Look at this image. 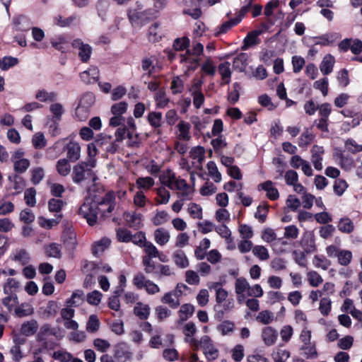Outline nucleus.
Here are the masks:
<instances>
[{"label": "nucleus", "instance_id": "obj_1", "mask_svg": "<svg viewBox=\"0 0 362 362\" xmlns=\"http://www.w3.org/2000/svg\"><path fill=\"white\" fill-rule=\"evenodd\" d=\"M160 181L171 190L177 191V195L179 199L173 204L172 210L175 213L180 212L185 201L192 199V189L184 179L177 177L175 173L169 169L162 173Z\"/></svg>", "mask_w": 362, "mask_h": 362}, {"label": "nucleus", "instance_id": "obj_2", "mask_svg": "<svg viewBox=\"0 0 362 362\" xmlns=\"http://www.w3.org/2000/svg\"><path fill=\"white\" fill-rule=\"evenodd\" d=\"M190 346L192 350L202 349L203 353L208 361H214L218 357V350L214 345L212 339L208 335L202 336L199 339L192 341Z\"/></svg>", "mask_w": 362, "mask_h": 362}, {"label": "nucleus", "instance_id": "obj_3", "mask_svg": "<svg viewBox=\"0 0 362 362\" xmlns=\"http://www.w3.org/2000/svg\"><path fill=\"white\" fill-rule=\"evenodd\" d=\"M95 165V159H89L87 161H83L73 168L72 180L78 184L85 180L87 176L91 174V170Z\"/></svg>", "mask_w": 362, "mask_h": 362}, {"label": "nucleus", "instance_id": "obj_4", "mask_svg": "<svg viewBox=\"0 0 362 362\" xmlns=\"http://www.w3.org/2000/svg\"><path fill=\"white\" fill-rule=\"evenodd\" d=\"M98 204L91 201L86 200L78 209V214L86 219L90 226H93L98 220Z\"/></svg>", "mask_w": 362, "mask_h": 362}, {"label": "nucleus", "instance_id": "obj_5", "mask_svg": "<svg viewBox=\"0 0 362 362\" xmlns=\"http://www.w3.org/2000/svg\"><path fill=\"white\" fill-rule=\"evenodd\" d=\"M25 151L21 148L14 151L11 157L13 165V170L18 174H23L27 171L30 165L28 159L24 158Z\"/></svg>", "mask_w": 362, "mask_h": 362}, {"label": "nucleus", "instance_id": "obj_6", "mask_svg": "<svg viewBox=\"0 0 362 362\" xmlns=\"http://www.w3.org/2000/svg\"><path fill=\"white\" fill-rule=\"evenodd\" d=\"M94 97L88 93L81 98L78 106L76 109V115L80 120H85L88 116V109L94 103Z\"/></svg>", "mask_w": 362, "mask_h": 362}, {"label": "nucleus", "instance_id": "obj_7", "mask_svg": "<svg viewBox=\"0 0 362 362\" xmlns=\"http://www.w3.org/2000/svg\"><path fill=\"white\" fill-rule=\"evenodd\" d=\"M133 353L125 342L117 343L114 347V358L118 362H127L132 359Z\"/></svg>", "mask_w": 362, "mask_h": 362}, {"label": "nucleus", "instance_id": "obj_8", "mask_svg": "<svg viewBox=\"0 0 362 362\" xmlns=\"http://www.w3.org/2000/svg\"><path fill=\"white\" fill-rule=\"evenodd\" d=\"M235 292L237 295V300L241 303L248 295L250 285L244 277H239L235 281Z\"/></svg>", "mask_w": 362, "mask_h": 362}, {"label": "nucleus", "instance_id": "obj_9", "mask_svg": "<svg viewBox=\"0 0 362 362\" xmlns=\"http://www.w3.org/2000/svg\"><path fill=\"white\" fill-rule=\"evenodd\" d=\"M261 339L267 346H272L276 342L278 332L272 327H264L261 331Z\"/></svg>", "mask_w": 362, "mask_h": 362}, {"label": "nucleus", "instance_id": "obj_10", "mask_svg": "<svg viewBox=\"0 0 362 362\" xmlns=\"http://www.w3.org/2000/svg\"><path fill=\"white\" fill-rule=\"evenodd\" d=\"M74 48L78 50V57L83 62H87L92 53V47L88 45L84 44L81 40L76 39L72 42Z\"/></svg>", "mask_w": 362, "mask_h": 362}, {"label": "nucleus", "instance_id": "obj_11", "mask_svg": "<svg viewBox=\"0 0 362 362\" xmlns=\"http://www.w3.org/2000/svg\"><path fill=\"white\" fill-rule=\"evenodd\" d=\"M181 295L182 291L180 290L175 289L165 293L161 298V302L168 305L171 308H177L180 304V298Z\"/></svg>", "mask_w": 362, "mask_h": 362}, {"label": "nucleus", "instance_id": "obj_12", "mask_svg": "<svg viewBox=\"0 0 362 362\" xmlns=\"http://www.w3.org/2000/svg\"><path fill=\"white\" fill-rule=\"evenodd\" d=\"M311 162L317 170L322 169V156L325 153L324 148L317 145H314L311 150Z\"/></svg>", "mask_w": 362, "mask_h": 362}, {"label": "nucleus", "instance_id": "obj_13", "mask_svg": "<svg viewBox=\"0 0 362 362\" xmlns=\"http://www.w3.org/2000/svg\"><path fill=\"white\" fill-rule=\"evenodd\" d=\"M176 127L177 129L176 132V138L177 140L188 141L191 139V124L189 123L181 121L177 124Z\"/></svg>", "mask_w": 362, "mask_h": 362}, {"label": "nucleus", "instance_id": "obj_14", "mask_svg": "<svg viewBox=\"0 0 362 362\" xmlns=\"http://www.w3.org/2000/svg\"><path fill=\"white\" fill-rule=\"evenodd\" d=\"M113 199L114 196L112 193L109 192L106 194L103 200L98 204V213L100 211L103 216H105L106 212L111 213L115 207Z\"/></svg>", "mask_w": 362, "mask_h": 362}, {"label": "nucleus", "instance_id": "obj_15", "mask_svg": "<svg viewBox=\"0 0 362 362\" xmlns=\"http://www.w3.org/2000/svg\"><path fill=\"white\" fill-rule=\"evenodd\" d=\"M66 156L69 160L76 162L81 157V146L75 141H70L65 146Z\"/></svg>", "mask_w": 362, "mask_h": 362}, {"label": "nucleus", "instance_id": "obj_16", "mask_svg": "<svg viewBox=\"0 0 362 362\" xmlns=\"http://www.w3.org/2000/svg\"><path fill=\"white\" fill-rule=\"evenodd\" d=\"M153 238L155 242L158 245L164 246L168 243L170 240V233L165 228H158L153 232Z\"/></svg>", "mask_w": 362, "mask_h": 362}, {"label": "nucleus", "instance_id": "obj_17", "mask_svg": "<svg viewBox=\"0 0 362 362\" xmlns=\"http://www.w3.org/2000/svg\"><path fill=\"white\" fill-rule=\"evenodd\" d=\"M197 329L195 324L193 322H188L185 323L182 327V333L185 335V342L189 344L191 346L194 342L192 341L197 340L194 337V335L197 333Z\"/></svg>", "mask_w": 362, "mask_h": 362}, {"label": "nucleus", "instance_id": "obj_18", "mask_svg": "<svg viewBox=\"0 0 362 362\" xmlns=\"http://www.w3.org/2000/svg\"><path fill=\"white\" fill-rule=\"evenodd\" d=\"M62 239L69 250L74 249L77 245L76 233L71 228H67L63 232Z\"/></svg>", "mask_w": 362, "mask_h": 362}, {"label": "nucleus", "instance_id": "obj_19", "mask_svg": "<svg viewBox=\"0 0 362 362\" xmlns=\"http://www.w3.org/2000/svg\"><path fill=\"white\" fill-rule=\"evenodd\" d=\"M334 157L337 160L341 168L346 170H349L353 168V158L348 156H345L340 150H337L334 152Z\"/></svg>", "mask_w": 362, "mask_h": 362}, {"label": "nucleus", "instance_id": "obj_20", "mask_svg": "<svg viewBox=\"0 0 362 362\" xmlns=\"http://www.w3.org/2000/svg\"><path fill=\"white\" fill-rule=\"evenodd\" d=\"M180 62L184 64L188 70H195L199 64V58L197 55L188 54L186 52L185 54L180 55Z\"/></svg>", "mask_w": 362, "mask_h": 362}, {"label": "nucleus", "instance_id": "obj_21", "mask_svg": "<svg viewBox=\"0 0 362 362\" xmlns=\"http://www.w3.org/2000/svg\"><path fill=\"white\" fill-rule=\"evenodd\" d=\"M334 64V57L330 54H327L320 64V70L322 74L328 75L332 72Z\"/></svg>", "mask_w": 362, "mask_h": 362}, {"label": "nucleus", "instance_id": "obj_22", "mask_svg": "<svg viewBox=\"0 0 362 362\" xmlns=\"http://www.w3.org/2000/svg\"><path fill=\"white\" fill-rule=\"evenodd\" d=\"M172 257L175 264L181 269L187 268L189 265V259L185 252L182 250H175Z\"/></svg>", "mask_w": 362, "mask_h": 362}, {"label": "nucleus", "instance_id": "obj_23", "mask_svg": "<svg viewBox=\"0 0 362 362\" xmlns=\"http://www.w3.org/2000/svg\"><path fill=\"white\" fill-rule=\"evenodd\" d=\"M80 77L86 83H94L99 78V70L96 66H90L88 70L81 73Z\"/></svg>", "mask_w": 362, "mask_h": 362}, {"label": "nucleus", "instance_id": "obj_24", "mask_svg": "<svg viewBox=\"0 0 362 362\" xmlns=\"http://www.w3.org/2000/svg\"><path fill=\"white\" fill-rule=\"evenodd\" d=\"M259 189H262L267 192V197L270 200H276L279 197V193L278 189L274 187V184L272 181H266L261 183L258 186Z\"/></svg>", "mask_w": 362, "mask_h": 362}, {"label": "nucleus", "instance_id": "obj_25", "mask_svg": "<svg viewBox=\"0 0 362 362\" xmlns=\"http://www.w3.org/2000/svg\"><path fill=\"white\" fill-rule=\"evenodd\" d=\"M39 325L37 320H30L25 322L21 327V333L26 337L35 334L38 329Z\"/></svg>", "mask_w": 362, "mask_h": 362}, {"label": "nucleus", "instance_id": "obj_26", "mask_svg": "<svg viewBox=\"0 0 362 362\" xmlns=\"http://www.w3.org/2000/svg\"><path fill=\"white\" fill-rule=\"evenodd\" d=\"M124 218L129 227L138 228L141 223L142 215L136 212H127L124 214Z\"/></svg>", "mask_w": 362, "mask_h": 362}, {"label": "nucleus", "instance_id": "obj_27", "mask_svg": "<svg viewBox=\"0 0 362 362\" xmlns=\"http://www.w3.org/2000/svg\"><path fill=\"white\" fill-rule=\"evenodd\" d=\"M194 312V307L189 303H185L181 305L178 311V323H182L192 316Z\"/></svg>", "mask_w": 362, "mask_h": 362}, {"label": "nucleus", "instance_id": "obj_28", "mask_svg": "<svg viewBox=\"0 0 362 362\" xmlns=\"http://www.w3.org/2000/svg\"><path fill=\"white\" fill-rule=\"evenodd\" d=\"M263 33L262 30H256L249 33L244 40V45L242 49L245 50L248 47L259 43L258 36Z\"/></svg>", "mask_w": 362, "mask_h": 362}, {"label": "nucleus", "instance_id": "obj_29", "mask_svg": "<svg viewBox=\"0 0 362 362\" xmlns=\"http://www.w3.org/2000/svg\"><path fill=\"white\" fill-rule=\"evenodd\" d=\"M110 240L107 238H103L101 240L96 241L92 246V252L95 256L100 255L110 245Z\"/></svg>", "mask_w": 362, "mask_h": 362}, {"label": "nucleus", "instance_id": "obj_30", "mask_svg": "<svg viewBox=\"0 0 362 362\" xmlns=\"http://www.w3.org/2000/svg\"><path fill=\"white\" fill-rule=\"evenodd\" d=\"M303 247L308 253L313 252L316 250L315 235L312 233L305 234L302 240Z\"/></svg>", "mask_w": 362, "mask_h": 362}, {"label": "nucleus", "instance_id": "obj_31", "mask_svg": "<svg viewBox=\"0 0 362 362\" xmlns=\"http://www.w3.org/2000/svg\"><path fill=\"white\" fill-rule=\"evenodd\" d=\"M256 321L262 325H269L275 320L274 313L270 310H265L259 312L255 318Z\"/></svg>", "mask_w": 362, "mask_h": 362}, {"label": "nucleus", "instance_id": "obj_32", "mask_svg": "<svg viewBox=\"0 0 362 362\" xmlns=\"http://www.w3.org/2000/svg\"><path fill=\"white\" fill-rule=\"evenodd\" d=\"M338 230L344 233H351L354 230V224L353 221L348 217H343L340 218L338 225Z\"/></svg>", "mask_w": 362, "mask_h": 362}, {"label": "nucleus", "instance_id": "obj_33", "mask_svg": "<svg viewBox=\"0 0 362 362\" xmlns=\"http://www.w3.org/2000/svg\"><path fill=\"white\" fill-rule=\"evenodd\" d=\"M252 252L260 261H267L270 258L269 250L264 245H255Z\"/></svg>", "mask_w": 362, "mask_h": 362}, {"label": "nucleus", "instance_id": "obj_34", "mask_svg": "<svg viewBox=\"0 0 362 362\" xmlns=\"http://www.w3.org/2000/svg\"><path fill=\"white\" fill-rule=\"evenodd\" d=\"M134 313L141 320H146L150 315V308L148 305L139 302L134 308Z\"/></svg>", "mask_w": 362, "mask_h": 362}, {"label": "nucleus", "instance_id": "obj_35", "mask_svg": "<svg viewBox=\"0 0 362 362\" xmlns=\"http://www.w3.org/2000/svg\"><path fill=\"white\" fill-rule=\"evenodd\" d=\"M230 66V64L228 62L221 63L218 65V72L221 76L223 83L226 84L229 83L230 81L231 71Z\"/></svg>", "mask_w": 362, "mask_h": 362}, {"label": "nucleus", "instance_id": "obj_36", "mask_svg": "<svg viewBox=\"0 0 362 362\" xmlns=\"http://www.w3.org/2000/svg\"><path fill=\"white\" fill-rule=\"evenodd\" d=\"M189 156L193 160H197L199 165H202L205 159V149L204 147L198 146L193 147L189 151Z\"/></svg>", "mask_w": 362, "mask_h": 362}, {"label": "nucleus", "instance_id": "obj_37", "mask_svg": "<svg viewBox=\"0 0 362 362\" xmlns=\"http://www.w3.org/2000/svg\"><path fill=\"white\" fill-rule=\"evenodd\" d=\"M56 169L61 176H67L70 173L71 169L69 160L66 158L59 159L57 162Z\"/></svg>", "mask_w": 362, "mask_h": 362}, {"label": "nucleus", "instance_id": "obj_38", "mask_svg": "<svg viewBox=\"0 0 362 362\" xmlns=\"http://www.w3.org/2000/svg\"><path fill=\"white\" fill-rule=\"evenodd\" d=\"M14 312L18 317H23L33 315L34 313V308L30 304L24 303L16 307Z\"/></svg>", "mask_w": 362, "mask_h": 362}, {"label": "nucleus", "instance_id": "obj_39", "mask_svg": "<svg viewBox=\"0 0 362 362\" xmlns=\"http://www.w3.org/2000/svg\"><path fill=\"white\" fill-rule=\"evenodd\" d=\"M57 93L55 92H48L44 89L39 90L36 95L35 98L40 102L48 103L53 102L57 99Z\"/></svg>", "mask_w": 362, "mask_h": 362}, {"label": "nucleus", "instance_id": "obj_40", "mask_svg": "<svg viewBox=\"0 0 362 362\" xmlns=\"http://www.w3.org/2000/svg\"><path fill=\"white\" fill-rule=\"evenodd\" d=\"M248 57L245 53H240L233 59V68L240 72L243 71L247 64Z\"/></svg>", "mask_w": 362, "mask_h": 362}, {"label": "nucleus", "instance_id": "obj_41", "mask_svg": "<svg viewBox=\"0 0 362 362\" xmlns=\"http://www.w3.org/2000/svg\"><path fill=\"white\" fill-rule=\"evenodd\" d=\"M187 211L190 217L194 219H202L203 217L202 208L196 203H189L187 205Z\"/></svg>", "mask_w": 362, "mask_h": 362}, {"label": "nucleus", "instance_id": "obj_42", "mask_svg": "<svg viewBox=\"0 0 362 362\" xmlns=\"http://www.w3.org/2000/svg\"><path fill=\"white\" fill-rule=\"evenodd\" d=\"M332 301L329 297L321 298L319 303V311L323 316L329 315L332 310Z\"/></svg>", "mask_w": 362, "mask_h": 362}, {"label": "nucleus", "instance_id": "obj_43", "mask_svg": "<svg viewBox=\"0 0 362 362\" xmlns=\"http://www.w3.org/2000/svg\"><path fill=\"white\" fill-rule=\"evenodd\" d=\"M175 274V271L170 266L167 264H158V272L156 276L158 279L160 280L163 277L173 276Z\"/></svg>", "mask_w": 362, "mask_h": 362}, {"label": "nucleus", "instance_id": "obj_44", "mask_svg": "<svg viewBox=\"0 0 362 362\" xmlns=\"http://www.w3.org/2000/svg\"><path fill=\"white\" fill-rule=\"evenodd\" d=\"M169 220V214L165 211H156L155 215L151 218V222L156 226H161L167 223Z\"/></svg>", "mask_w": 362, "mask_h": 362}, {"label": "nucleus", "instance_id": "obj_45", "mask_svg": "<svg viewBox=\"0 0 362 362\" xmlns=\"http://www.w3.org/2000/svg\"><path fill=\"white\" fill-rule=\"evenodd\" d=\"M100 323L95 315H90L86 322V329L89 333H95L100 329Z\"/></svg>", "mask_w": 362, "mask_h": 362}, {"label": "nucleus", "instance_id": "obj_46", "mask_svg": "<svg viewBox=\"0 0 362 362\" xmlns=\"http://www.w3.org/2000/svg\"><path fill=\"white\" fill-rule=\"evenodd\" d=\"M30 173V181L33 185H38L45 177V170L42 167L33 168Z\"/></svg>", "mask_w": 362, "mask_h": 362}, {"label": "nucleus", "instance_id": "obj_47", "mask_svg": "<svg viewBox=\"0 0 362 362\" xmlns=\"http://www.w3.org/2000/svg\"><path fill=\"white\" fill-rule=\"evenodd\" d=\"M209 175L214 180L215 182L221 181V174L218 171L216 164L214 161H209L206 164Z\"/></svg>", "mask_w": 362, "mask_h": 362}, {"label": "nucleus", "instance_id": "obj_48", "mask_svg": "<svg viewBox=\"0 0 362 362\" xmlns=\"http://www.w3.org/2000/svg\"><path fill=\"white\" fill-rule=\"evenodd\" d=\"M45 252L47 257L59 258L61 257V247L59 244L50 243L45 247Z\"/></svg>", "mask_w": 362, "mask_h": 362}, {"label": "nucleus", "instance_id": "obj_49", "mask_svg": "<svg viewBox=\"0 0 362 362\" xmlns=\"http://www.w3.org/2000/svg\"><path fill=\"white\" fill-rule=\"evenodd\" d=\"M155 181L151 177H140L136 179V185L137 188L148 190L154 185Z\"/></svg>", "mask_w": 362, "mask_h": 362}, {"label": "nucleus", "instance_id": "obj_50", "mask_svg": "<svg viewBox=\"0 0 362 362\" xmlns=\"http://www.w3.org/2000/svg\"><path fill=\"white\" fill-rule=\"evenodd\" d=\"M314 135L310 130L306 129L300 136L298 144L300 147H307L313 140Z\"/></svg>", "mask_w": 362, "mask_h": 362}, {"label": "nucleus", "instance_id": "obj_51", "mask_svg": "<svg viewBox=\"0 0 362 362\" xmlns=\"http://www.w3.org/2000/svg\"><path fill=\"white\" fill-rule=\"evenodd\" d=\"M19 287V282L15 279L8 278L3 286L5 294H15L14 293Z\"/></svg>", "mask_w": 362, "mask_h": 362}, {"label": "nucleus", "instance_id": "obj_52", "mask_svg": "<svg viewBox=\"0 0 362 362\" xmlns=\"http://www.w3.org/2000/svg\"><path fill=\"white\" fill-rule=\"evenodd\" d=\"M84 300V293L82 291H76L73 293L70 299L66 301L68 306L77 307L80 305Z\"/></svg>", "mask_w": 362, "mask_h": 362}, {"label": "nucleus", "instance_id": "obj_53", "mask_svg": "<svg viewBox=\"0 0 362 362\" xmlns=\"http://www.w3.org/2000/svg\"><path fill=\"white\" fill-rule=\"evenodd\" d=\"M217 329L223 336L230 334L235 329V324L230 320L223 321L217 327Z\"/></svg>", "mask_w": 362, "mask_h": 362}, {"label": "nucleus", "instance_id": "obj_54", "mask_svg": "<svg viewBox=\"0 0 362 362\" xmlns=\"http://www.w3.org/2000/svg\"><path fill=\"white\" fill-rule=\"evenodd\" d=\"M307 280L313 287H317L323 282L322 277L315 271H310L306 274Z\"/></svg>", "mask_w": 362, "mask_h": 362}, {"label": "nucleus", "instance_id": "obj_55", "mask_svg": "<svg viewBox=\"0 0 362 362\" xmlns=\"http://www.w3.org/2000/svg\"><path fill=\"white\" fill-rule=\"evenodd\" d=\"M272 356L274 362H286L290 358L291 354L288 350L279 348Z\"/></svg>", "mask_w": 362, "mask_h": 362}, {"label": "nucleus", "instance_id": "obj_56", "mask_svg": "<svg viewBox=\"0 0 362 362\" xmlns=\"http://www.w3.org/2000/svg\"><path fill=\"white\" fill-rule=\"evenodd\" d=\"M162 113L158 112H151L148 113L147 119L151 127L156 129L161 126Z\"/></svg>", "mask_w": 362, "mask_h": 362}, {"label": "nucleus", "instance_id": "obj_57", "mask_svg": "<svg viewBox=\"0 0 362 362\" xmlns=\"http://www.w3.org/2000/svg\"><path fill=\"white\" fill-rule=\"evenodd\" d=\"M142 264L144 265V270L146 274H153L156 276L158 272V264L151 259L150 258H142Z\"/></svg>", "mask_w": 362, "mask_h": 362}, {"label": "nucleus", "instance_id": "obj_58", "mask_svg": "<svg viewBox=\"0 0 362 362\" xmlns=\"http://www.w3.org/2000/svg\"><path fill=\"white\" fill-rule=\"evenodd\" d=\"M14 22L16 25L17 26L18 30L25 31L28 30L31 27V22L29 18L26 16H21L14 19Z\"/></svg>", "mask_w": 362, "mask_h": 362}, {"label": "nucleus", "instance_id": "obj_59", "mask_svg": "<svg viewBox=\"0 0 362 362\" xmlns=\"http://www.w3.org/2000/svg\"><path fill=\"white\" fill-rule=\"evenodd\" d=\"M215 218L221 223H228L230 221V214L225 207H223L216 211Z\"/></svg>", "mask_w": 362, "mask_h": 362}, {"label": "nucleus", "instance_id": "obj_60", "mask_svg": "<svg viewBox=\"0 0 362 362\" xmlns=\"http://www.w3.org/2000/svg\"><path fill=\"white\" fill-rule=\"evenodd\" d=\"M144 249L146 252V255L143 257V258H152L157 257L159 256V251L157 247L151 242H146V243L144 245Z\"/></svg>", "mask_w": 362, "mask_h": 362}, {"label": "nucleus", "instance_id": "obj_61", "mask_svg": "<svg viewBox=\"0 0 362 362\" xmlns=\"http://www.w3.org/2000/svg\"><path fill=\"white\" fill-rule=\"evenodd\" d=\"M156 192L159 197L156 199V202L158 204H166L168 203L170 198V194L168 190L164 187H160L156 189Z\"/></svg>", "mask_w": 362, "mask_h": 362}, {"label": "nucleus", "instance_id": "obj_62", "mask_svg": "<svg viewBox=\"0 0 362 362\" xmlns=\"http://www.w3.org/2000/svg\"><path fill=\"white\" fill-rule=\"evenodd\" d=\"M161 38V32L159 29V24L154 23L148 28V39L152 42H157Z\"/></svg>", "mask_w": 362, "mask_h": 362}, {"label": "nucleus", "instance_id": "obj_63", "mask_svg": "<svg viewBox=\"0 0 362 362\" xmlns=\"http://www.w3.org/2000/svg\"><path fill=\"white\" fill-rule=\"evenodd\" d=\"M337 258L339 264L342 266H347L351 262L352 252L349 250H341Z\"/></svg>", "mask_w": 362, "mask_h": 362}, {"label": "nucleus", "instance_id": "obj_64", "mask_svg": "<svg viewBox=\"0 0 362 362\" xmlns=\"http://www.w3.org/2000/svg\"><path fill=\"white\" fill-rule=\"evenodd\" d=\"M231 358L235 362L241 361L245 356V349L242 344H236L231 349Z\"/></svg>", "mask_w": 362, "mask_h": 362}]
</instances>
